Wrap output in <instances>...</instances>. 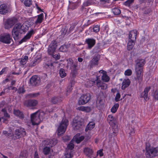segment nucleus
<instances>
[{
    "mask_svg": "<svg viewBox=\"0 0 158 158\" xmlns=\"http://www.w3.org/2000/svg\"><path fill=\"white\" fill-rule=\"evenodd\" d=\"M57 143V140L55 139H53L50 140L49 143V144L51 146H52L55 145Z\"/></svg>",
    "mask_w": 158,
    "mask_h": 158,
    "instance_id": "nucleus-40",
    "label": "nucleus"
},
{
    "mask_svg": "<svg viewBox=\"0 0 158 158\" xmlns=\"http://www.w3.org/2000/svg\"><path fill=\"white\" fill-rule=\"evenodd\" d=\"M102 80L104 82H108L109 81L110 78L106 73H104L102 77Z\"/></svg>",
    "mask_w": 158,
    "mask_h": 158,
    "instance_id": "nucleus-34",
    "label": "nucleus"
},
{
    "mask_svg": "<svg viewBox=\"0 0 158 158\" xmlns=\"http://www.w3.org/2000/svg\"><path fill=\"white\" fill-rule=\"evenodd\" d=\"M44 66L46 68L49 69L48 71L49 72H50L51 71L52 69H53L54 67L53 65V63L51 62L46 63L44 65Z\"/></svg>",
    "mask_w": 158,
    "mask_h": 158,
    "instance_id": "nucleus-27",
    "label": "nucleus"
},
{
    "mask_svg": "<svg viewBox=\"0 0 158 158\" xmlns=\"http://www.w3.org/2000/svg\"><path fill=\"white\" fill-rule=\"evenodd\" d=\"M135 71L137 76V79L141 80L143 75L142 67L145 63L144 59H138L135 60Z\"/></svg>",
    "mask_w": 158,
    "mask_h": 158,
    "instance_id": "nucleus-1",
    "label": "nucleus"
},
{
    "mask_svg": "<svg viewBox=\"0 0 158 158\" xmlns=\"http://www.w3.org/2000/svg\"><path fill=\"white\" fill-rule=\"evenodd\" d=\"M44 14L43 13H41L38 16L37 19L35 22L36 24L40 23H42L43 19Z\"/></svg>",
    "mask_w": 158,
    "mask_h": 158,
    "instance_id": "nucleus-29",
    "label": "nucleus"
},
{
    "mask_svg": "<svg viewBox=\"0 0 158 158\" xmlns=\"http://www.w3.org/2000/svg\"><path fill=\"white\" fill-rule=\"evenodd\" d=\"M90 99V95L89 94H87L82 95L79 98L78 103L80 105L84 104L88 102Z\"/></svg>",
    "mask_w": 158,
    "mask_h": 158,
    "instance_id": "nucleus-12",
    "label": "nucleus"
},
{
    "mask_svg": "<svg viewBox=\"0 0 158 158\" xmlns=\"http://www.w3.org/2000/svg\"><path fill=\"white\" fill-rule=\"evenodd\" d=\"M93 30L96 33L98 32L99 31V27L98 25L95 26L93 28Z\"/></svg>",
    "mask_w": 158,
    "mask_h": 158,
    "instance_id": "nucleus-53",
    "label": "nucleus"
},
{
    "mask_svg": "<svg viewBox=\"0 0 158 158\" xmlns=\"http://www.w3.org/2000/svg\"><path fill=\"white\" fill-rule=\"evenodd\" d=\"M51 55L56 60H59L60 58V56L59 53L55 54V55H53V54L52 55Z\"/></svg>",
    "mask_w": 158,
    "mask_h": 158,
    "instance_id": "nucleus-55",
    "label": "nucleus"
},
{
    "mask_svg": "<svg viewBox=\"0 0 158 158\" xmlns=\"http://www.w3.org/2000/svg\"><path fill=\"white\" fill-rule=\"evenodd\" d=\"M15 135L16 139H19L22 136H25L26 135V132L24 128H20L15 130Z\"/></svg>",
    "mask_w": 158,
    "mask_h": 158,
    "instance_id": "nucleus-14",
    "label": "nucleus"
},
{
    "mask_svg": "<svg viewBox=\"0 0 158 158\" xmlns=\"http://www.w3.org/2000/svg\"><path fill=\"white\" fill-rule=\"evenodd\" d=\"M68 28L66 27H65L64 28H62L60 31L61 35H64L66 34H69V33H68Z\"/></svg>",
    "mask_w": 158,
    "mask_h": 158,
    "instance_id": "nucleus-35",
    "label": "nucleus"
},
{
    "mask_svg": "<svg viewBox=\"0 0 158 158\" xmlns=\"http://www.w3.org/2000/svg\"><path fill=\"white\" fill-rule=\"evenodd\" d=\"M151 9H149L145 10L144 12V14H149L151 13Z\"/></svg>",
    "mask_w": 158,
    "mask_h": 158,
    "instance_id": "nucleus-59",
    "label": "nucleus"
},
{
    "mask_svg": "<svg viewBox=\"0 0 158 158\" xmlns=\"http://www.w3.org/2000/svg\"><path fill=\"white\" fill-rule=\"evenodd\" d=\"M37 101L35 100H29L25 101L24 102V105L27 107L35 106L37 104Z\"/></svg>",
    "mask_w": 158,
    "mask_h": 158,
    "instance_id": "nucleus-16",
    "label": "nucleus"
},
{
    "mask_svg": "<svg viewBox=\"0 0 158 158\" xmlns=\"http://www.w3.org/2000/svg\"><path fill=\"white\" fill-rule=\"evenodd\" d=\"M8 12V8L7 5L3 4L0 6V14H5Z\"/></svg>",
    "mask_w": 158,
    "mask_h": 158,
    "instance_id": "nucleus-21",
    "label": "nucleus"
},
{
    "mask_svg": "<svg viewBox=\"0 0 158 158\" xmlns=\"http://www.w3.org/2000/svg\"><path fill=\"white\" fill-rule=\"evenodd\" d=\"M76 26V25L74 24H72L70 28H69V29L68 31V33L69 34L72 32L74 30V28H75Z\"/></svg>",
    "mask_w": 158,
    "mask_h": 158,
    "instance_id": "nucleus-52",
    "label": "nucleus"
},
{
    "mask_svg": "<svg viewBox=\"0 0 158 158\" xmlns=\"http://www.w3.org/2000/svg\"><path fill=\"white\" fill-rule=\"evenodd\" d=\"M87 87H89L92 86L94 84H96L98 88H101L102 89H105L107 88V85L101 82L98 77H97L95 80L89 81L87 82Z\"/></svg>",
    "mask_w": 158,
    "mask_h": 158,
    "instance_id": "nucleus-3",
    "label": "nucleus"
},
{
    "mask_svg": "<svg viewBox=\"0 0 158 158\" xmlns=\"http://www.w3.org/2000/svg\"><path fill=\"white\" fill-rule=\"evenodd\" d=\"M14 113L15 116L18 117L20 119H23L24 118L23 114L19 110H14Z\"/></svg>",
    "mask_w": 158,
    "mask_h": 158,
    "instance_id": "nucleus-25",
    "label": "nucleus"
},
{
    "mask_svg": "<svg viewBox=\"0 0 158 158\" xmlns=\"http://www.w3.org/2000/svg\"><path fill=\"white\" fill-rule=\"evenodd\" d=\"M50 151V149L49 147H45L43 150L44 153L45 155L48 154Z\"/></svg>",
    "mask_w": 158,
    "mask_h": 158,
    "instance_id": "nucleus-44",
    "label": "nucleus"
},
{
    "mask_svg": "<svg viewBox=\"0 0 158 158\" xmlns=\"http://www.w3.org/2000/svg\"><path fill=\"white\" fill-rule=\"evenodd\" d=\"M154 98L155 99L158 100V90L155 91L154 95Z\"/></svg>",
    "mask_w": 158,
    "mask_h": 158,
    "instance_id": "nucleus-58",
    "label": "nucleus"
},
{
    "mask_svg": "<svg viewBox=\"0 0 158 158\" xmlns=\"http://www.w3.org/2000/svg\"><path fill=\"white\" fill-rule=\"evenodd\" d=\"M40 114L38 111L32 114L31 116V119L33 125H38L41 122Z\"/></svg>",
    "mask_w": 158,
    "mask_h": 158,
    "instance_id": "nucleus-7",
    "label": "nucleus"
},
{
    "mask_svg": "<svg viewBox=\"0 0 158 158\" xmlns=\"http://www.w3.org/2000/svg\"><path fill=\"white\" fill-rule=\"evenodd\" d=\"M79 110H80L81 111H85V107H84V106H80L79 107Z\"/></svg>",
    "mask_w": 158,
    "mask_h": 158,
    "instance_id": "nucleus-64",
    "label": "nucleus"
},
{
    "mask_svg": "<svg viewBox=\"0 0 158 158\" xmlns=\"http://www.w3.org/2000/svg\"><path fill=\"white\" fill-rule=\"evenodd\" d=\"M85 42L88 44V48L89 49L92 48L95 44V40L93 39H87Z\"/></svg>",
    "mask_w": 158,
    "mask_h": 158,
    "instance_id": "nucleus-20",
    "label": "nucleus"
},
{
    "mask_svg": "<svg viewBox=\"0 0 158 158\" xmlns=\"http://www.w3.org/2000/svg\"><path fill=\"white\" fill-rule=\"evenodd\" d=\"M76 6L74 4H70L69 6L70 8L72 9H74L76 8Z\"/></svg>",
    "mask_w": 158,
    "mask_h": 158,
    "instance_id": "nucleus-63",
    "label": "nucleus"
},
{
    "mask_svg": "<svg viewBox=\"0 0 158 158\" xmlns=\"http://www.w3.org/2000/svg\"><path fill=\"white\" fill-rule=\"evenodd\" d=\"M137 31L134 30L130 32L129 36V40L131 41H135L136 38Z\"/></svg>",
    "mask_w": 158,
    "mask_h": 158,
    "instance_id": "nucleus-19",
    "label": "nucleus"
},
{
    "mask_svg": "<svg viewBox=\"0 0 158 158\" xmlns=\"http://www.w3.org/2000/svg\"><path fill=\"white\" fill-rule=\"evenodd\" d=\"M28 155L26 151L22 152L20 153L19 158H27Z\"/></svg>",
    "mask_w": 158,
    "mask_h": 158,
    "instance_id": "nucleus-36",
    "label": "nucleus"
},
{
    "mask_svg": "<svg viewBox=\"0 0 158 158\" xmlns=\"http://www.w3.org/2000/svg\"><path fill=\"white\" fill-rule=\"evenodd\" d=\"M150 89V87H146L143 92H142L141 94L140 97L141 98H143L144 99L147 101L148 100L149 98L148 96V93Z\"/></svg>",
    "mask_w": 158,
    "mask_h": 158,
    "instance_id": "nucleus-17",
    "label": "nucleus"
},
{
    "mask_svg": "<svg viewBox=\"0 0 158 158\" xmlns=\"http://www.w3.org/2000/svg\"><path fill=\"white\" fill-rule=\"evenodd\" d=\"M120 97V95L118 93H117L116 95L115 98V100L116 102H118L119 101V99Z\"/></svg>",
    "mask_w": 158,
    "mask_h": 158,
    "instance_id": "nucleus-56",
    "label": "nucleus"
},
{
    "mask_svg": "<svg viewBox=\"0 0 158 158\" xmlns=\"http://www.w3.org/2000/svg\"><path fill=\"white\" fill-rule=\"evenodd\" d=\"M95 125V124L94 122H89L85 128V131H87L88 130H91L94 127Z\"/></svg>",
    "mask_w": 158,
    "mask_h": 158,
    "instance_id": "nucleus-28",
    "label": "nucleus"
},
{
    "mask_svg": "<svg viewBox=\"0 0 158 158\" xmlns=\"http://www.w3.org/2000/svg\"><path fill=\"white\" fill-rule=\"evenodd\" d=\"M108 121L111 125H114L116 122V120L114 117L111 115H109L108 117Z\"/></svg>",
    "mask_w": 158,
    "mask_h": 158,
    "instance_id": "nucleus-26",
    "label": "nucleus"
},
{
    "mask_svg": "<svg viewBox=\"0 0 158 158\" xmlns=\"http://www.w3.org/2000/svg\"><path fill=\"white\" fill-rule=\"evenodd\" d=\"M59 74L61 78H63L66 76L64 70L62 68L60 69L59 70Z\"/></svg>",
    "mask_w": 158,
    "mask_h": 158,
    "instance_id": "nucleus-37",
    "label": "nucleus"
},
{
    "mask_svg": "<svg viewBox=\"0 0 158 158\" xmlns=\"http://www.w3.org/2000/svg\"><path fill=\"white\" fill-rule=\"evenodd\" d=\"M40 61V60L39 58L35 59L29 64V66L31 67H34L38 64Z\"/></svg>",
    "mask_w": 158,
    "mask_h": 158,
    "instance_id": "nucleus-32",
    "label": "nucleus"
},
{
    "mask_svg": "<svg viewBox=\"0 0 158 158\" xmlns=\"http://www.w3.org/2000/svg\"><path fill=\"white\" fill-rule=\"evenodd\" d=\"M135 0H127L124 3V5L128 7L130 6L134 3Z\"/></svg>",
    "mask_w": 158,
    "mask_h": 158,
    "instance_id": "nucleus-39",
    "label": "nucleus"
},
{
    "mask_svg": "<svg viewBox=\"0 0 158 158\" xmlns=\"http://www.w3.org/2000/svg\"><path fill=\"white\" fill-rule=\"evenodd\" d=\"M119 105L118 104H116L112 107L111 109V111L113 113H115L119 107Z\"/></svg>",
    "mask_w": 158,
    "mask_h": 158,
    "instance_id": "nucleus-38",
    "label": "nucleus"
},
{
    "mask_svg": "<svg viewBox=\"0 0 158 158\" xmlns=\"http://www.w3.org/2000/svg\"><path fill=\"white\" fill-rule=\"evenodd\" d=\"M28 59V57L27 56H25L23 59H22L20 61V64L24 65L26 63Z\"/></svg>",
    "mask_w": 158,
    "mask_h": 158,
    "instance_id": "nucleus-41",
    "label": "nucleus"
},
{
    "mask_svg": "<svg viewBox=\"0 0 158 158\" xmlns=\"http://www.w3.org/2000/svg\"><path fill=\"white\" fill-rule=\"evenodd\" d=\"M92 3V1L91 0H88L85 2L83 3V5L85 6H87L91 5Z\"/></svg>",
    "mask_w": 158,
    "mask_h": 158,
    "instance_id": "nucleus-49",
    "label": "nucleus"
},
{
    "mask_svg": "<svg viewBox=\"0 0 158 158\" xmlns=\"http://www.w3.org/2000/svg\"><path fill=\"white\" fill-rule=\"evenodd\" d=\"M41 77V78L43 79V80H45L48 78L47 74L45 73H43L42 74Z\"/></svg>",
    "mask_w": 158,
    "mask_h": 158,
    "instance_id": "nucleus-57",
    "label": "nucleus"
},
{
    "mask_svg": "<svg viewBox=\"0 0 158 158\" xmlns=\"http://www.w3.org/2000/svg\"><path fill=\"white\" fill-rule=\"evenodd\" d=\"M145 155L149 158L158 156V147L146 148Z\"/></svg>",
    "mask_w": 158,
    "mask_h": 158,
    "instance_id": "nucleus-6",
    "label": "nucleus"
},
{
    "mask_svg": "<svg viewBox=\"0 0 158 158\" xmlns=\"http://www.w3.org/2000/svg\"><path fill=\"white\" fill-rule=\"evenodd\" d=\"M29 82L31 86H38L40 82V77L36 75L33 76L30 79Z\"/></svg>",
    "mask_w": 158,
    "mask_h": 158,
    "instance_id": "nucleus-11",
    "label": "nucleus"
},
{
    "mask_svg": "<svg viewBox=\"0 0 158 158\" xmlns=\"http://www.w3.org/2000/svg\"><path fill=\"white\" fill-rule=\"evenodd\" d=\"M97 153L100 156H103V153L102 150H100L98 151Z\"/></svg>",
    "mask_w": 158,
    "mask_h": 158,
    "instance_id": "nucleus-60",
    "label": "nucleus"
},
{
    "mask_svg": "<svg viewBox=\"0 0 158 158\" xmlns=\"http://www.w3.org/2000/svg\"><path fill=\"white\" fill-rule=\"evenodd\" d=\"M67 61V67H70V69L71 70V75L73 77H74L77 73V70L78 69L77 66L78 62H77L75 64H73V61L71 59H69Z\"/></svg>",
    "mask_w": 158,
    "mask_h": 158,
    "instance_id": "nucleus-4",
    "label": "nucleus"
},
{
    "mask_svg": "<svg viewBox=\"0 0 158 158\" xmlns=\"http://www.w3.org/2000/svg\"><path fill=\"white\" fill-rule=\"evenodd\" d=\"M17 21V19L15 18H12L8 19L5 24V28L8 29L11 27Z\"/></svg>",
    "mask_w": 158,
    "mask_h": 158,
    "instance_id": "nucleus-13",
    "label": "nucleus"
},
{
    "mask_svg": "<svg viewBox=\"0 0 158 158\" xmlns=\"http://www.w3.org/2000/svg\"><path fill=\"white\" fill-rule=\"evenodd\" d=\"M57 42L56 40H53L51 42V43L48 46V53L50 55H52L57 47Z\"/></svg>",
    "mask_w": 158,
    "mask_h": 158,
    "instance_id": "nucleus-9",
    "label": "nucleus"
},
{
    "mask_svg": "<svg viewBox=\"0 0 158 158\" xmlns=\"http://www.w3.org/2000/svg\"><path fill=\"white\" fill-rule=\"evenodd\" d=\"M134 44V41L129 40L127 45V49L129 50H131Z\"/></svg>",
    "mask_w": 158,
    "mask_h": 158,
    "instance_id": "nucleus-31",
    "label": "nucleus"
},
{
    "mask_svg": "<svg viewBox=\"0 0 158 158\" xmlns=\"http://www.w3.org/2000/svg\"><path fill=\"white\" fill-rule=\"evenodd\" d=\"M34 33V31L32 30L28 32L27 34L19 42L20 44H21L23 42L26 41L27 40L29 39L31 35Z\"/></svg>",
    "mask_w": 158,
    "mask_h": 158,
    "instance_id": "nucleus-18",
    "label": "nucleus"
},
{
    "mask_svg": "<svg viewBox=\"0 0 158 158\" xmlns=\"http://www.w3.org/2000/svg\"><path fill=\"white\" fill-rule=\"evenodd\" d=\"M59 50L60 52H66L67 51V48L65 45H62L59 48Z\"/></svg>",
    "mask_w": 158,
    "mask_h": 158,
    "instance_id": "nucleus-45",
    "label": "nucleus"
},
{
    "mask_svg": "<svg viewBox=\"0 0 158 158\" xmlns=\"http://www.w3.org/2000/svg\"><path fill=\"white\" fill-rule=\"evenodd\" d=\"M32 94V96L33 98H35L39 96L40 94L39 93H33Z\"/></svg>",
    "mask_w": 158,
    "mask_h": 158,
    "instance_id": "nucleus-62",
    "label": "nucleus"
},
{
    "mask_svg": "<svg viewBox=\"0 0 158 158\" xmlns=\"http://www.w3.org/2000/svg\"><path fill=\"white\" fill-rule=\"evenodd\" d=\"M73 84L72 83H71L69 84V85H68L67 87V93L70 92L71 90H72L73 88Z\"/></svg>",
    "mask_w": 158,
    "mask_h": 158,
    "instance_id": "nucleus-50",
    "label": "nucleus"
},
{
    "mask_svg": "<svg viewBox=\"0 0 158 158\" xmlns=\"http://www.w3.org/2000/svg\"><path fill=\"white\" fill-rule=\"evenodd\" d=\"M130 82V80L128 79H124L122 83V89L123 90L125 89L127 87L129 86Z\"/></svg>",
    "mask_w": 158,
    "mask_h": 158,
    "instance_id": "nucleus-24",
    "label": "nucleus"
},
{
    "mask_svg": "<svg viewBox=\"0 0 158 158\" xmlns=\"http://www.w3.org/2000/svg\"><path fill=\"white\" fill-rule=\"evenodd\" d=\"M68 124L69 122L67 119H62L57 128V135H61L65 132Z\"/></svg>",
    "mask_w": 158,
    "mask_h": 158,
    "instance_id": "nucleus-5",
    "label": "nucleus"
},
{
    "mask_svg": "<svg viewBox=\"0 0 158 158\" xmlns=\"http://www.w3.org/2000/svg\"><path fill=\"white\" fill-rule=\"evenodd\" d=\"M25 92V90L22 87L19 88L18 90V92L19 94L24 93Z\"/></svg>",
    "mask_w": 158,
    "mask_h": 158,
    "instance_id": "nucleus-54",
    "label": "nucleus"
},
{
    "mask_svg": "<svg viewBox=\"0 0 158 158\" xmlns=\"http://www.w3.org/2000/svg\"><path fill=\"white\" fill-rule=\"evenodd\" d=\"M104 102L102 99H99L97 101L96 105L98 107H100L103 104Z\"/></svg>",
    "mask_w": 158,
    "mask_h": 158,
    "instance_id": "nucleus-47",
    "label": "nucleus"
},
{
    "mask_svg": "<svg viewBox=\"0 0 158 158\" xmlns=\"http://www.w3.org/2000/svg\"><path fill=\"white\" fill-rule=\"evenodd\" d=\"M65 156L66 158H71L73 156V153L71 151L67 150L65 152Z\"/></svg>",
    "mask_w": 158,
    "mask_h": 158,
    "instance_id": "nucleus-33",
    "label": "nucleus"
},
{
    "mask_svg": "<svg viewBox=\"0 0 158 158\" xmlns=\"http://www.w3.org/2000/svg\"><path fill=\"white\" fill-rule=\"evenodd\" d=\"M112 11L114 14L116 15H118L121 13L120 10L117 8H115L113 9Z\"/></svg>",
    "mask_w": 158,
    "mask_h": 158,
    "instance_id": "nucleus-43",
    "label": "nucleus"
},
{
    "mask_svg": "<svg viewBox=\"0 0 158 158\" xmlns=\"http://www.w3.org/2000/svg\"><path fill=\"white\" fill-rule=\"evenodd\" d=\"M32 1L31 0H26L23 2L26 6H29L32 4Z\"/></svg>",
    "mask_w": 158,
    "mask_h": 158,
    "instance_id": "nucleus-46",
    "label": "nucleus"
},
{
    "mask_svg": "<svg viewBox=\"0 0 158 158\" xmlns=\"http://www.w3.org/2000/svg\"><path fill=\"white\" fill-rule=\"evenodd\" d=\"M83 123L81 121L80 119L75 118L73 120L72 127L75 130H77L81 129L82 127V125Z\"/></svg>",
    "mask_w": 158,
    "mask_h": 158,
    "instance_id": "nucleus-10",
    "label": "nucleus"
},
{
    "mask_svg": "<svg viewBox=\"0 0 158 158\" xmlns=\"http://www.w3.org/2000/svg\"><path fill=\"white\" fill-rule=\"evenodd\" d=\"M12 40L10 35L7 33H4L0 35V41L6 44H10Z\"/></svg>",
    "mask_w": 158,
    "mask_h": 158,
    "instance_id": "nucleus-8",
    "label": "nucleus"
},
{
    "mask_svg": "<svg viewBox=\"0 0 158 158\" xmlns=\"http://www.w3.org/2000/svg\"><path fill=\"white\" fill-rule=\"evenodd\" d=\"M73 140H71L70 143L68 144L67 146V148H68V150L71 151V150L74 148V145L73 143Z\"/></svg>",
    "mask_w": 158,
    "mask_h": 158,
    "instance_id": "nucleus-42",
    "label": "nucleus"
},
{
    "mask_svg": "<svg viewBox=\"0 0 158 158\" xmlns=\"http://www.w3.org/2000/svg\"><path fill=\"white\" fill-rule=\"evenodd\" d=\"M24 32L23 27L21 24H16L12 31V35L15 40H18L19 38V35Z\"/></svg>",
    "mask_w": 158,
    "mask_h": 158,
    "instance_id": "nucleus-2",
    "label": "nucleus"
},
{
    "mask_svg": "<svg viewBox=\"0 0 158 158\" xmlns=\"http://www.w3.org/2000/svg\"><path fill=\"white\" fill-rule=\"evenodd\" d=\"M84 152L86 156L90 158L91 157L93 154L92 149L89 148H85L84 149Z\"/></svg>",
    "mask_w": 158,
    "mask_h": 158,
    "instance_id": "nucleus-22",
    "label": "nucleus"
},
{
    "mask_svg": "<svg viewBox=\"0 0 158 158\" xmlns=\"http://www.w3.org/2000/svg\"><path fill=\"white\" fill-rule=\"evenodd\" d=\"M7 89L9 90L10 89H14L15 90V91L17 90V89L16 87H13L11 86H8L7 88Z\"/></svg>",
    "mask_w": 158,
    "mask_h": 158,
    "instance_id": "nucleus-61",
    "label": "nucleus"
},
{
    "mask_svg": "<svg viewBox=\"0 0 158 158\" xmlns=\"http://www.w3.org/2000/svg\"><path fill=\"white\" fill-rule=\"evenodd\" d=\"M2 111L3 113L4 116L5 117L9 118L10 115L8 114L5 109H3L2 110Z\"/></svg>",
    "mask_w": 158,
    "mask_h": 158,
    "instance_id": "nucleus-51",
    "label": "nucleus"
},
{
    "mask_svg": "<svg viewBox=\"0 0 158 158\" xmlns=\"http://www.w3.org/2000/svg\"><path fill=\"white\" fill-rule=\"evenodd\" d=\"M61 101V99L58 97H53L52 98L51 102L53 104H55Z\"/></svg>",
    "mask_w": 158,
    "mask_h": 158,
    "instance_id": "nucleus-30",
    "label": "nucleus"
},
{
    "mask_svg": "<svg viewBox=\"0 0 158 158\" xmlns=\"http://www.w3.org/2000/svg\"><path fill=\"white\" fill-rule=\"evenodd\" d=\"M100 59V56L95 55L90 61V64L91 67L97 65L98 64V61Z\"/></svg>",
    "mask_w": 158,
    "mask_h": 158,
    "instance_id": "nucleus-15",
    "label": "nucleus"
},
{
    "mask_svg": "<svg viewBox=\"0 0 158 158\" xmlns=\"http://www.w3.org/2000/svg\"><path fill=\"white\" fill-rule=\"evenodd\" d=\"M80 133L77 134L73 138V140L77 143H80L84 138V136H80Z\"/></svg>",
    "mask_w": 158,
    "mask_h": 158,
    "instance_id": "nucleus-23",
    "label": "nucleus"
},
{
    "mask_svg": "<svg viewBox=\"0 0 158 158\" xmlns=\"http://www.w3.org/2000/svg\"><path fill=\"white\" fill-rule=\"evenodd\" d=\"M132 73V71L130 69H128L126 70L124 72V74L126 76H130Z\"/></svg>",
    "mask_w": 158,
    "mask_h": 158,
    "instance_id": "nucleus-48",
    "label": "nucleus"
}]
</instances>
